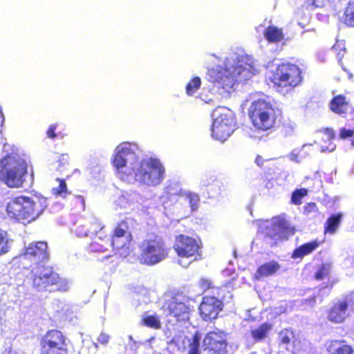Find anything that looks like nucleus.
I'll use <instances>...</instances> for the list:
<instances>
[{"label": "nucleus", "mask_w": 354, "mask_h": 354, "mask_svg": "<svg viewBox=\"0 0 354 354\" xmlns=\"http://www.w3.org/2000/svg\"><path fill=\"white\" fill-rule=\"evenodd\" d=\"M50 257L46 241H33L24 247L19 255L10 261L15 270H26L36 266L30 271L32 286L39 292H66L68 289L67 281L59 276L52 266L41 265Z\"/></svg>", "instance_id": "obj_1"}, {"label": "nucleus", "mask_w": 354, "mask_h": 354, "mask_svg": "<svg viewBox=\"0 0 354 354\" xmlns=\"http://www.w3.org/2000/svg\"><path fill=\"white\" fill-rule=\"evenodd\" d=\"M47 206V200L44 197L18 196L9 201L6 211L10 218L28 224L37 220Z\"/></svg>", "instance_id": "obj_2"}, {"label": "nucleus", "mask_w": 354, "mask_h": 354, "mask_svg": "<svg viewBox=\"0 0 354 354\" xmlns=\"http://www.w3.org/2000/svg\"><path fill=\"white\" fill-rule=\"evenodd\" d=\"M132 239V234L129 226V218H125L118 221L113 227L111 236L107 232L91 236L88 248L93 252H104L109 247L120 250L125 247Z\"/></svg>", "instance_id": "obj_3"}, {"label": "nucleus", "mask_w": 354, "mask_h": 354, "mask_svg": "<svg viewBox=\"0 0 354 354\" xmlns=\"http://www.w3.org/2000/svg\"><path fill=\"white\" fill-rule=\"evenodd\" d=\"M27 173L26 161L17 155L8 154L0 160V181L9 188L22 187Z\"/></svg>", "instance_id": "obj_4"}, {"label": "nucleus", "mask_w": 354, "mask_h": 354, "mask_svg": "<svg viewBox=\"0 0 354 354\" xmlns=\"http://www.w3.org/2000/svg\"><path fill=\"white\" fill-rule=\"evenodd\" d=\"M303 80L301 69L298 65L290 62L278 64L270 77L275 90L283 94L292 91L302 84Z\"/></svg>", "instance_id": "obj_5"}, {"label": "nucleus", "mask_w": 354, "mask_h": 354, "mask_svg": "<svg viewBox=\"0 0 354 354\" xmlns=\"http://www.w3.org/2000/svg\"><path fill=\"white\" fill-rule=\"evenodd\" d=\"M248 115L254 129L267 131L276 123V111L270 102L263 99L253 101L248 109Z\"/></svg>", "instance_id": "obj_6"}, {"label": "nucleus", "mask_w": 354, "mask_h": 354, "mask_svg": "<svg viewBox=\"0 0 354 354\" xmlns=\"http://www.w3.org/2000/svg\"><path fill=\"white\" fill-rule=\"evenodd\" d=\"M138 259L140 264L151 266L158 263L168 257L169 248L164 241L157 236L144 240L139 246Z\"/></svg>", "instance_id": "obj_7"}, {"label": "nucleus", "mask_w": 354, "mask_h": 354, "mask_svg": "<svg viewBox=\"0 0 354 354\" xmlns=\"http://www.w3.org/2000/svg\"><path fill=\"white\" fill-rule=\"evenodd\" d=\"M165 168L160 161L155 158L144 159L140 162L135 172L136 179L141 183L156 186L164 178Z\"/></svg>", "instance_id": "obj_8"}, {"label": "nucleus", "mask_w": 354, "mask_h": 354, "mask_svg": "<svg viewBox=\"0 0 354 354\" xmlns=\"http://www.w3.org/2000/svg\"><path fill=\"white\" fill-rule=\"evenodd\" d=\"M40 354H68V339L57 329L48 330L39 339Z\"/></svg>", "instance_id": "obj_9"}, {"label": "nucleus", "mask_w": 354, "mask_h": 354, "mask_svg": "<svg viewBox=\"0 0 354 354\" xmlns=\"http://www.w3.org/2000/svg\"><path fill=\"white\" fill-rule=\"evenodd\" d=\"M295 227L281 217L274 218L263 229L264 238L272 241L270 246H276L279 241H286L295 233Z\"/></svg>", "instance_id": "obj_10"}, {"label": "nucleus", "mask_w": 354, "mask_h": 354, "mask_svg": "<svg viewBox=\"0 0 354 354\" xmlns=\"http://www.w3.org/2000/svg\"><path fill=\"white\" fill-rule=\"evenodd\" d=\"M207 80L218 90L230 93L238 83L234 72L222 66H213L207 70Z\"/></svg>", "instance_id": "obj_11"}, {"label": "nucleus", "mask_w": 354, "mask_h": 354, "mask_svg": "<svg viewBox=\"0 0 354 354\" xmlns=\"http://www.w3.org/2000/svg\"><path fill=\"white\" fill-rule=\"evenodd\" d=\"M201 246L202 244L199 239L180 234L176 236L173 248L180 259L197 260L201 256Z\"/></svg>", "instance_id": "obj_12"}, {"label": "nucleus", "mask_w": 354, "mask_h": 354, "mask_svg": "<svg viewBox=\"0 0 354 354\" xmlns=\"http://www.w3.org/2000/svg\"><path fill=\"white\" fill-rule=\"evenodd\" d=\"M227 345V333L218 328L207 332L202 341L203 350L209 354L226 353Z\"/></svg>", "instance_id": "obj_13"}, {"label": "nucleus", "mask_w": 354, "mask_h": 354, "mask_svg": "<svg viewBox=\"0 0 354 354\" xmlns=\"http://www.w3.org/2000/svg\"><path fill=\"white\" fill-rule=\"evenodd\" d=\"M217 295H205L198 306V313L204 322H212L218 317L224 308L222 298Z\"/></svg>", "instance_id": "obj_14"}, {"label": "nucleus", "mask_w": 354, "mask_h": 354, "mask_svg": "<svg viewBox=\"0 0 354 354\" xmlns=\"http://www.w3.org/2000/svg\"><path fill=\"white\" fill-rule=\"evenodd\" d=\"M235 129L234 118L221 114L213 122L212 136L214 139L223 142L226 140Z\"/></svg>", "instance_id": "obj_15"}, {"label": "nucleus", "mask_w": 354, "mask_h": 354, "mask_svg": "<svg viewBox=\"0 0 354 354\" xmlns=\"http://www.w3.org/2000/svg\"><path fill=\"white\" fill-rule=\"evenodd\" d=\"M163 308L167 315L174 317L177 322H185L189 319L191 309L184 302L172 298L165 303Z\"/></svg>", "instance_id": "obj_16"}, {"label": "nucleus", "mask_w": 354, "mask_h": 354, "mask_svg": "<svg viewBox=\"0 0 354 354\" xmlns=\"http://www.w3.org/2000/svg\"><path fill=\"white\" fill-rule=\"evenodd\" d=\"M106 225L96 216L91 217L85 225L77 226L75 230L77 236H93L96 234L106 232L104 230Z\"/></svg>", "instance_id": "obj_17"}, {"label": "nucleus", "mask_w": 354, "mask_h": 354, "mask_svg": "<svg viewBox=\"0 0 354 354\" xmlns=\"http://www.w3.org/2000/svg\"><path fill=\"white\" fill-rule=\"evenodd\" d=\"M129 156L136 158L133 145L129 142L122 143L116 148L112 161L113 165L119 171L126 166Z\"/></svg>", "instance_id": "obj_18"}, {"label": "nucleus", "mask_w": 354, "mask_h": 354, "mask_svg": "<svg viewBox=\"0 0 354 354\" xmlns=\"http://www.w3.org/2000/svg\"><path fill=\"white\" fill-rule=\"evenodd\" d=\"M279 346L286 351H293L300 344V339L296 331L291 328L281 329L278 333Z\"/></svg>", "instance_id": "obj_19"}, {"label": "nucleus", "mask_w": 354, "mask_h": 354, "mask_svg": "<svg viewBox=\"0 0 354 354\" xmlns=\"http://www.w3.org/2000/svg\"><path fill=\"white\" fill-rule=\"evenodd\" d=\"M322 244V241L317 239H313L309 242H306L296 248L291 254L292 259H303L304 257L310 255L317 250Z\"/></svg>", "instance_id": "obj_20"}, {"label": "nucleus", "mask_w": 354, "mask_h": 354, "mask_svg": "<svg viewBox=\"0 0 354 354\" xmlns=\"http://www.w3.org/2000/svg\"><path fill=\"white\" fill-rule=\"evenodd\" d=\"M348 304L346 301H338L329 309L328 319L333 323L339 324L346 318Z\"/></svg>", "instance_id": "obj_21"}, {"label": "nucleus", "mask_w": 354, "mask_h": 354, "mask_svg": "<svg viewBox=\"0 0 354 354\" xmlns=\"http://www.w3.org/2000/svg\"><path fill=\"white\" fill-rule=\"evenodd\" d=\"M326 351L328 354H354V348L345 340L334 339L327 343Z\"/></svg>", "instance_id": "obj_22"}, {"label": "nucleus", "mask_w": 354, "mask_h": 354, "mask_svg": "<svg viewBox=\"0 0 354 354\" xmlns=\"http://www.w3.org/2000/svg\"><path fill=\"white\" fill-rule=\"evenodd\" d=\"M280 268L279 263L275 261L265 263L258 267L254 274V279L260 280L263 278L273 275L279 270Z\"/></svg>", "instance_id": "obj_23"}, {"label": "nucleus", "mask_w": 354, "mask_h": 354, "mask_svg": "<svg viewBox=\"0 0 354 354\" xmlns=\"http://www.w3.org/2000/svg\"><path fill=\"white\" fill-rule=\"evenodd\" d=\"M329 107L331 111L336 114H346L348 109V102L344 95L339 94L332 98Z\"/></svg>", "instance_id": "obj_24"}, {"label": "nucleus", "mask_w": 354, "mask_h": 354, "mask_svg": "<svg viewBox=\"0 0 354 354\" xmlns=\"http://www.w3.org/2000/svg\"><path fill=\"white\" fill-rule=\"evenodd\" d=\"M183 190L177 187L167 186L160 196L164 204L174 205L176 203L180 198H182Z\"/></svg>", "instance_id": "obj_25"}, {"label": "nucleus", "mask_w": 354, "mask_h": 354, "mask_svg": "<svg viewBox=\"0 0 354 354\" xmlns=\"http://www.w3.org/2000/svg\"><path fill=\"white\" fill-rule=\"evenodd\" d=\"M272 324L265 322L257 328L250 330V335L255 342L263 341L268 337L270 331L272 329Z\"/></svg>", "instance_id": "obj_26"}, {"label": "nucleus", "mask_w": 354, "mask_h": 354, "mask_svg": "<svg viewBox=\"0 0 354 354\" xmlns=\"http://www.w3.org/2000/svg\"><path fill=\"white\" fill-rule=\"evenodd\" d=\"M263 35L269 42L277 43L283 39L282 29L274 26H268L265 30Z\"/></svg>", "instance_id": "obj_27"}, {"label": "nucleus", "mask_w": 354, "mask_h": 354, "mask_svg": "<svg viewBox=\"0 0 354 354\" xmlns=\"http://www.w3.org/2000/svg\"><path fill=\"white\" fill-rule=\"evenodd\" d=\"M342 217V214L340 213L330 215L324 224V234L335 233L340 224Z\"/></svg>", "instance_id": "obj_28"}, {"label": "nucleus", "mask_w": 354, "mask_h": 354, "mask_svg": "<svg viewBox=\"0 0 354 354\" xmlns=\"http://www.w3.org/2000/svg\"><path fill=\"white\" fill-rule=\"evenodd\" d=\"M342 21L346 26L354 28V0H349L344 8Z\"/></svg>", "instance_id": "obj_29"}, {"label": "nucleus", "mask_w": 354, "mask_h": 354, "mask_svg": "<svg viewBox=\"0 0 354 354\" xmlns=\"http://www.w3.org/2000/svg\"><path fill=\"white\" fill-rule=\"evenodd\" d=\"M10 249L11 240L8 233L0 229V257L8 253Z\"/></svg>", "instance_id": "obj_30"}, {"label": "nucleus", "mask_w": 354, "mask_h": 354, "mask_svg": "<svg viewBox=\"0 0 354 354\" xmlns=\"http://www.w3.org/2000/svg\"><path fill=\"white\" fill-rule=\"evenodd\" d=\"M201 335L196 331L188 340V354H201Z\"/></svg>", "instance_id": "obj_31"}, {"label": "nucleus", "mask_w": 354, "mask_h": 354, "mask_svg": "<svg viewBox=\"0 0 354 354\" xmlns=\"http://www.w3.org/2000/svg\"><path fill=\"white\" fill-rule=\"evenodd\" d=\"M56 181L59 183V185L57 187L52 189V194L55 196H60L62 198H66V196L70 194L67 188V185L64 179L57 178Z\"/></svg>", "instance_id": "obj_32"}, {"label": "nucleus", "mask_w": 354, "mask_h": 354, "mask_svg": "<svg viewBox=\"0 0 354 354\" xmlns=\"http://www.w3.org/2000/svg\"><path fill=\"white\" fill-rule=\"evenodd\" d=\"M201 86V80L198 76L192 77L187 84L185 87L186 94L192 96L198 92Z\"/></svg>", "instance_id": "obj_33"}, {"label": "nucleus", "mask_w": 354, "mask_h": 354, "mask_svg": "<svg viewBox=\"0 0 354 354\" xmlns=\"http://www.w3.org/2000/svg\"><path fill=\"white\" fill-rule=\"evenodd\" d=\"M199 287L203 292L212 290V295L220 296L221 288L214 286L212 281L207 279H201L199 281Z\"/></svg>", "instance_id": "obj_34"}, {"label": "nucleus", "mask_w": 354, "mask_h": 354, "mask_svg": "<svg viewBox=\"0 0 354 354\" xmlns=\"http://www.w3.org/2000/svg\"><path fill=\"white\" fill-rule=\"evenodd\" d=\"M142 324L153 329H159L161 328L160 322L155 315H147L144 317L142 319Z\"/></svg>", "instance_id": "obj_35"}, {"label": "nucleus", "mask_w": 354, "mask_h": 354, "mask_svg": "<svg viewBox=\"0 0 354 354\" xmlns=\"http://www.w3.org/2000/svg\"><path fill=\"white\" fill-rule=\"evenodd\" d=\"M182 198L188 201L192 210H196L198 208L200 197L197 194L183 191Z\"/></svg>", "instance_id": "obj_36"}, {"label": "nucleus", "mask_w": 354, "mask_h": 354, "mask_svg": "<svg viewBox=\"0 0 354 354\" xmlns=\"http://www.w3.org/2000/svg\"><path fill=\"white\" fill-rule=\"evenodd\" d=\"M308 194L306 189L300 188L295 189L291 196V202L295 205H301L302 203V198Z\"/></svg>", "instance_id": "obj_37"}, {"label": "nucleus", "mask_w": 354, "mask_h": 354, "mask_svg": "<svg viewBox=\"0 0 354 354\" xmlns=\"http://www.w3.org/2000/svg\"><path fill=\"white\" fill-rule=\"evenodd\" d=\"M330 270V265L329 263H322L319 266L314 275V278L316 280H322L329 275Z\"/></svg>", "instance_id": "obj_38"}, {"label": "nucleus", "mask_w": 354, "mask_h": 354, "mask_svg": "<svg viewBox=\"0 0 354 354\" xmlns=\"http://www.w3.org/2000/svg\"><path fill=\"white\" fill-rule=\"evenodd\" d=\"M354 131L352 129H347L346 128H342L339 131V136L342 139H346L353 136Z\"/></svg>", "instance_id": "obj_39"}, {"label": "nucleus", "mask_w": 354, "mask_h": 354, "mask_svg": "<svg viewBox=\"0 0 354 354\" xmlns=\"http://www.w3.org/2000/svg\"><path fill=\"white\" fill-rule=\"evenodd\" d=\"M56 127H57V124H51L48 127V129L46 131V133L49 138L55 139L57 137V135L55 133Z\"/></svg>", "instance_id": "obj_40"}, {"label": "nucleus", "mask_w": 354, "mask_h": 354, "mask_svg": "<svg viewBox=\"0 0 354 354\" xmlns=\"http://www.w3.org/2000/svg\"><path fill=\"white\" fill-rule=\"evenodd\" d=\"M317 210V205L315 203L311 202L307 203L304 206V212L310 213Z\"/></svg>", "instance_id": "obj_41"}, {"label": "nucleus", "mask_w": 354, "mask_h": 354, "mask_svg": "<svg viewBox=\"0 0 354 354\" xmlns=\"http://www.w3.org/2000/svg\"><path fill=\"white\" fill-rule=\"evenodd\" d=\"M109 336L105 333H101L98 337V341L101 344H106L109 342Z\"/></svg>", "instance_id": "obj_42"}, {"label": "nucleus", "mask_w": 354, "mask_h": 354, "mask_svg": "<svg viewBox=\"0 0 354 354\" xmlns=\"http://www.w3.org/2000/svg\"><path fill=\"white\" fill-rule=\"evenodd\" d=\"M317 297V296L315 295H312L311 297H310L309 298L306 299L305 303L307 305L313 306L315 304Z\"/></svg>", "instance_id": "obj_43"}, {"label": "nucleus", "mask_w": 354, "mask_h": 354, "mask_svg": "<svg viewBox=\"0 0 354 354\" xmlns=\"http://www.w3.org/2000/svg\"><path fill=\"white\" fill-rule=\"evenodd\" d=\"M308 1L316 7H322L324 3V0H308Z\"/></svg>", "instance_id": "obj_44"}, {"label": "nucleus", "mask_w": 354, "mask_h": 354, "mask_svg": "<svg viewBox=\"0 0 354 354\" xmlns=\"http://www.w3.org/2000/svg\"><path fill=\"white\" fill-rule=\"evenodd\" d=\"M264 160L263 158L260 156H257L255 158V162L257 165L259 167H263Z\"/></svg>", "instance_id": "obj_45"}, {"label": "nucleus", "mask_w": 354, "mask_h": 354, "mask_svg": "<svg viewBox=\"0 0 354 354\" xmlns=\"http://www.w3.org/2000/svg\"><path fill=\"white\" fill-rule=\"evenodd\" d=\"M68 159V156L67 154H62L59 157V162H67Z\"/></svg>", "instance_id": "obj_46"}, {"label": "nucleus", "mask_w": 354, "mask_h": 354, "mask_svg": "<svg viewBox=\"0 0 354 354\" xmlns=\"http://www.w3.org/2000/svg\"><path fill=\"white\" fill-rule=\"evenodd\" d=\"M326 132H327L329 135H331L333 138H334V133L331 129H326Z\"/></svg>", "instance_id": "obj_47"}, {"label": "nucleus", "mask_w": 354, "mask_h": 354, "mask_svg": "<svg viewBox=\"0 0 354 354\" xmlns=\"http://www.w3.org/2000/svg\"><path fill=\"white\" fill-rule=\"evenodd\" d=\"M351 267L354 270V253H353V255L352 257V260H351Z\"/></svg>", "instance_id": "obj_48"}, {"label": "nucleus", "mask_w": 354, "mask_h": 354, "mask_svg": "<svg viewBox=\"0 0 354 354\" xmlns=\"http://www.w3.org/2000/svg\"><path fill=\"white\" fill-rule=\"evenodd\" d=\"M333 283H331L328 286H327L328 288V292H330L331 290V289L333 288ZM329 292L327 293V295H328Z\"/></svg>", "instance_id": "obj_49"}]
</instances>
